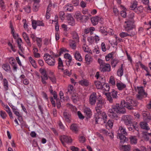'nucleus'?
I'll return each instance as SVG.
<instances>
[{
	"mask_svg": "<svg viewBox=\"0 0 151 151\" xmlns=\"http://www.w3.org/2000/svg\"><path fill=\"white\" fill-rule=\"evenodd\" d=\"M43 57L46 63L49 65L52 66L55 65V60L54 57L47 53H45V54Z\"/></svg>",
	"mask_w": 151,
	"mask_h": 151,
	"instance_id": "f257e3e1",
	"label": "nucleus"
},
{
	"mask_svg": "<svg viewBox=\"0 0 151 151\" xmlns=\"http://www.w3.org/2000/svg\"><path fill=\"white\" fill-rule=\"evenodd\" d=\"M124 27L126 30L128 32L130 31H135L133 29L135 27L134 20H128L125 22Z\"/></svg>",
	"mask_w": 151,
	"mask_h": 151,
	"instance_id": "f03ea898",
	"label": "nucleus"
},
{
	"mask_svg": "<svg viewBox=\"0 0 151 151\" xmlns=\"http://www.w3.org/2000/svg\"><path fill=\"white\" fill-rule=\"evenodd\" d=\"M98 61L100 64V68L101 71L109 72L111 71V66L109 64L105 63L101 59H99Z\"/></svg>",
	"mask_w": 151,
	"mask_h": 151,
	"instance_id": "7ed1b4c3",
	"label": "nucleus"
},
{
	"mask_svg": "<svg viewBox=\"0 0 151 151\" xmlns=\"http://www.w3.org/2000/svg\"><path fill=\"white\" fill-rule=\"evenodd\" d=\"M115 105L112 106L111 108L108 111L109 116L113 119H115L118 117L116 111Z\"/></svg>",
	"mask_w": 151,
	"mask_h": 151,
	"instance_id": "20e7f679",
	"label": "nucleus"
},
{
	"mask_svg": "<svg viewBox=\"0 0 151 151\" xmlns=\"http://www.w3.org/2000/svg\"><path fill=\"white\" fill-rule=\"evenodd\" d=\"M105 103V100L103 99H101L98 100L96 104V106L95 107L96 111L97 113L101 112V109L104 105Z\"/></svg>",
	"mask_w": 151,
	"mask_h": 151,
	"instance_id": "39448f33",
	"label": "nucleus"
},
{
	"mask_svg": "<svg viewBox=\"0 0 151 151\" xmlns=\"http://www.w3.org/2000/svg\"><path fill=\"white\" fill-rule=\"evenodd\" d=\"M103 19L101 17L95 16L91 18V21L93 25H96L99 22L101 23H103Z\"/></svg>",
	"mask_w": 151,
	"mask_h": 151,
	"instance_id": "423d86ee",
	"label": "nucleus"
},
{
	"mask_svg": "<svg viewBox=\"0 0 151 151\" xmlns=\"http://www.w3.org/2000/svg\"><path fill=\"white\" fill-rule=\"evenodd\" d=\"M116 111V113L119 114H124L126 112V109L124 106V105L122 106L121 104L119 105V104H116L115 105Z\"/></svg>",
	"mask_w": 151,
	"mask_h": 151,
	"instance_id": "0eeeda50",
	"label": "nucleus"
},
{
	"mask_svg": "<svg viewBox=\"0 0 151 151\" xmlns=\"http://www.w3.org/2000/svg\"><path fill=\"white\" fill-rule=\"evenodd\" d=\"M40 72L42 75L41 76V81L43 84L46 85L47 84V82L45 81L47 80L48 79L46 71L45 70L42 69L40 70Z\"/></svg>",
	"mask_w": 151,
	"mask_h": 151,
	"instance_id": "6e6552de",
	"label": "nucleus"
},
{
	"mask_svg": "<svg viewBox=\"0 0 151 151\" xmlns=\"http://www.w3.org/2000/svg\"><path fill=\"white\" fill-rule=\"evenodd\" d=\"M97 96L96 93L93 92L90 96L89 99L90 104L91 105L95 104L96 101Z\"/></svg>",
	"mask_w": 151,
	"mask_h": 151,
	"instance_id": "1a4fd4ad",
	"label": "nucleus"
},
{
	"mask_svg": "<svg viewBox=\"0 0 151 151\" xmlns=\"http://www.w3.org/2000/svg\"><path fill=\"white\" fill-rule=\"evenodd\" d=\"M128 32V33H127L125 32H122L119 34V36L122 38H124L128 36H133L136 34L135 31H132Z\"/></svg>",
	"mask_w": 151,
	"mask_h": 151,
	"instance_id": "9d476101",
	"label": "nucleus"
},
{
	"mask_svg": "<svg viewBox=\"0 0 151 151\" xmlns=\"http://www.w3.org/2000/svg\"><path fill=\"white\" fill-rule=\"evenodd\" d=\"M122 119L124 123L126 125H128L132 123V118L130 116H122Z\"/></svg>",
	"mask_w": 151,
	"mask_h": 151,
	"instance_id": "9b49d317",
	"label": "nucleus"
},
{
	"mask_svg": "<svg viewBox=\"0 0 151 151\" xmlns=\"http://www.w3.org/2000/svg\"><path fill=\"white\" fill-rule=\"evenodd\" d=\"M60 140L63 145L65 142L70 143L72 142V139L70 137L65 135L61 136Z\"/></svg>",
	"mask_w": 151,
	"mask_h": 151,
	"instance_id": "f8f14e48",
	"label": "nucleus"
},
{
	"mask_svg": "<svg viewBox=\"0 0 151 151\" xmlns=\"http://www.w3.org/2000/svg\"><path fill=\"white\" fill-rule=\"evenodd\" d=\"M138 94L137 97L139 99L142 98L144 95H146L147 94L145 92L143 87H137Z\"/></svg>",
	"mask_w": 151,
	"mask_h": 151,
	"instance_id": "ddd939ff",
	"label": "nucleus"
},
{
	"mask_svg": "<svg viewBox=\"0 0 151 151\" xmlns=\"http://www.w3.org/2000/svg\"><path fill=\"white\" fill-rule=\"evenodd\" d=\"M67 22L68 24L71 26H74L75 23V20L70 14H68L66 16Z\"/></svg>",
	"mask_w": 151,
	"mask_h": 151,
	"instance_id": "4468645a",
	"label": "nucleus"
},
{
	"mask_svg": "<svg viewBox=\"0 0 151 151\" xmlns=\"http://www.w3.org/2000/svg\"><path fill=\"white\" fill-rule=\"evenodd\" d=\"M64 58L66 59V63L68 65H72V58L71 56L69 54L67 53L64 54Z\"/></svg>",
	"mask_w": 151,
	"mask_h": 151,
	"instance_id": "2eb2a0df",
	"label": "nucleus"
},
{
	"mask_svg": "<svg viewBox=\"0 0 151 151\" xmlns=\"http://www.w3.org/2000/svg\"><path fill=\"white\" fill-rule=\"evenodd\" d=\"M127 102H126L124 100H122L121 101V104L122 106L124 104H135V101H133L130 97H128L126 98Z\"/></svg>",
	"mask_w": 151,
	"mask_h": 151,
	"instance_id": "dca6fc26",
	"label": "nucleus"
},
{
	"mask_svg": "<svg viewBox=\"0 0 151 151\" xmlns=\"http://www.w3.org/2000/svg\"><path fill=\"white\" fill-rule=\"evenodd\" d=\"M116 86L117 89L119 91L123 90L126 88V84L121 82H117Z\"/></svg>",
	"mask_w": 151,
	"mask_h": 151,
	"instance_id": "f3484780",
	"label": "nucleus"
},
{
	"mask_svg": "<svg viewBox=\"0 0 151 151\" xmlns=\"http://www.w3.org/2000/svg\"><path fill=\"white\" fill-rule=\"evenodd\" d=\"M74 17L76 19L77 21L81 22H82L83 16L82 15V14L80 12L77 11L76 12L74 16Z\"/></svg>",
	"mask_w": 151,
	"mask_h": 151,
	"instance_id": "a211bd4d",
	"label": "nucleus"
},
{
	"mask_svg": "<svg viewBox=\"0 0 151 151\" xmlns=\"http://www.w3.org/2000/svg\"><path fill=\"white\" fill-rule=\"evenodd\" d=\"M22 35V36L27 43V45L29 47H31L32 46V44L27 35L24 32H23Z\"/></svg>",
	"mask_w": 151,
	"mask_h": 151,
	"instance_id": "6ab92c4d",
	"label": "nucleus"
},
{
	"mask_svg": "<svg viewBox=\"0 0 151 151\" xmlns=\"http://www.w3.org/2000/svg\"><path fill=\"white\" fill-rule=\"evenodd\" d=\"M140 125L141 127L143 129L148 130L150 129L147 124L146 122H141L140 123Z\"/></svg>",
	"mask_w": 151,
	"mask_h": 151,
	"instance_id": "aec40b11",
	"label": "nucleus"
},
{
	"mask_svg": "<svg viewBox=\"0 0 151 151\" xmlns=\"http://www.w3.org/2000/svg\"><path fill=\"white\" fill-rule=\"evenodd\" d=\"M85 60L86 63L88 64H89L91 62H92L93 59L90 55L89 54H87L85 56Z\"/></svg>",
	"mask_w": 151,
	"mask_h": 151,
	"instance_id": "412c9836",
	"label": "nucleus"
},
{
	"mask_svg": "<svg viewBox=\"0 0 151 151\" xmlns=\"http://www.w3.org/2000/svg\"><path fill=\"white\" fill-rule=\"evenodd\" d=\"M63 115L65 121L68 122H70L71 120V116L68 112L64 111L63 113Z\"/></svg>",
	"mask_w": 151,
	"mask_h": 151,
	"instance_id": "4be33fe9",
	"label": "nucleus"
},
{
	"mask_svg": "<svg viewBox=\"0 0 151 151\" xmlns=\"http://www.w3.org/2000/svg\"><path fill=\"white\" fill-rule=\"evenodd\" d=\"M117 138H119L123 142H125L128 140V139L123 135V134L118 133L117 135Z\"/></svg>",
	"mask_w": 151,
	"mask_h": 151,
	"instance_id": "5701e85b",
	"label": "nucleus"
},
{
	"mask_svg": "<svg viewBox=\"0 0 151 151\" xmlns=\"http://www.w3.org/2000/svg\"><path fill=\"white\" fill-rule=\"evenodd\" d=\"M84 113L86 114L88 116L90 117L91 115V112L89 108L85 107L84 109Z\"/></svg>",
	"mask_w": 151,
	"mask_h": 151,
	"instance_id": "b1692460",
	"label": "nucleus"
},
{
	"mask_svg": "<svg viewBox=\"0 0 151 151\" xmlns=\"http://www.w3.org/2000/svg\"><path fill=\"white\" fill-rule=\"evenodd\" d=\"M75 58L76 60L79 61H81L82 60V58L79 52L78 51L75 52Z\"/></svg>",
	"mask_w": 151,
	"mask_h": 151,
	"instance_id": "393cba45",
	"label": "nucleus"
},
{
	"mask_svg": "<svg viewBox=\"0 0 151 151\" xmlns=\"http://www.w3.org/2000/svg\"><path fill=\"white\" fill-rule=\"evenodd\" d=\"M119 130L120 131V133L123 134L126 136L128 134L126 132V129L122 126H121L119 127Z\"/></svg>",
	"mask_w": 151,
	"mask_h": 151,
	"instance_id": "a878e982",
	"label": "nucleus"
},
{
	"mask_svg": "<svg viewBox=\"0 0 151 151\" xmlns=\"http://www.w3.org/2000/svg\"><path fill=\"white\" fill-rule=\"evenodd\" d=\"M28 59L32 66L35 68H36L37 66L35 61L31 57H29Z\"/></svg>",
	"mask_w": 151,
	"mask_h": 151,
	"instance_id": "bb28decb",
	"label": "nucleus"
},
{
	"mask_svg": "<svg viewBox=\"0 0 151 151\" xmlns=\"http://www.w3.org/2000/svg\"><path fill=\"white\" fill-rule=\"evenodd\" d=\"M143 7L142 6H139L137 7L134 10V12L137 14H139L143 12Z\"/></svg>",
	"mask_w": 151,
	"mask_h": 151,
	"instance_id": "cd10ccee",
	"label": "nucleus"
},
{
	"mask_svg": "<svg viewBox=\"0 0 151 151\" xmlns=\"http://www.w3.org/2000/svg\"><path fill=\"white\" fill-rule=\"evenodd\" d=\"M3 68L6 71L8 72L11 70V68L9 65L7 63L3 64L2 65Z\"/></svg>",
	"mask_w": 151,
	"mask_h": 151,
	"instance_id": "c85d7f7f",
	"label": "nucleus"
},
{
	"mask_svg": "<svg viewBox=\"0 0 151 151\" xmlns=\"http://www.w3.org/2000/svg\"><path fill=\"white\" fill-rule=\"evenodd\" d=\"M123 64H122L121 67L119 69L117 72V75L119 77L122 76L123 74Z\"/></svg>",
	"mask_w": 151,
	"mask_h": 151,
	"instance_id": "c756f323",
	"label": "nucleus"
},
{
	"mask_svg": "<svg viewBox=\"0 0 151 151\" xmlns=\"http://www.w3.org/2000/svg\"><path fill=\"white\" fill-rule=\"evenodd\" d=\"M63 61L61 58H58V68L59 69L63 70Z\"/></svg>",
	"mask_w": 151,
	"mask_h": 151,
	"instance_id": "7c9ffc66",
	"label": "nucleus"
},
{
	"mask_svg": "<svg viewBox=\"0 0 151 151\" xmlns=\"http://www.w3.org/2000/svg\"><path fill=\"white\" fill-rule=\"evenodd\" d=\"M69 45L70 47L73 49H75L76 47V43L75 41L70 40L69 42Z\"/></svg>",
	"mask_w": 151,
	"mask_h": 151,
	"instance_id": "2f4dec72",
	"label": "nucleus"
},
{
	"mask_svg": "<svg viewBox=\"0 0 151 151\" xmlns=\"http://www.w3.org/2000/svg\"><path fill=\"white\" fill-rule=\"evenodd\" d=\"M17 42L19 49L21 51L23 52V47L21 46L22 44V42L21 39L20 38L18 39L17 40Z\"/></svg>",
	"mask_w": 151,
	"mask_h": 151,
	"instance_id": "473e14b6",
	"label": "nucleus"
},
{
	"mask_svg": "<svg viewBox=\"0 0 151 151\" xmlns=\"http://www.w3.org/2000/svg\"><path fill=\"white\" fill-rule=\"evenodd\" d=\"M130 143L132 144H135L137 143V139L136 137L131 136L129 137Z\"/></svg>",
	"mask_w": 151,
	"mask_h": 151,
	"instance_id": "72a5a7b5",
	"label": "nucleus"
},
{
	"mask_svg": "<svg viewBox=\"0 0 151 151\" xmlns=\"http://www.w3.org/2000/svg\"><path fill=\"white\" fill-rule=\"evenodd\" d=\"M136 105L135 104H124V107H126L127 109L129 110H132L133 109V106H135Z\"/></svg>",
	"mask_w": 151,
	"mask_h": 151,
	"instance_id": "f704fd0d",
	"label": "nucleus"
},
{
	"mask_svg": "<svg viewBox=\"0 0 151 151\" xmlns=\"http://www.w3.org/2000/svg\"><path fill=\"white\" fill-rule=\"evenodd\" d=\"M83 51L91 53L92 54L91 50L88 47V46L85 44H84L83 46Z\"/></svg>",
	"mask_w": 151,
	"mask_h": 151,
	"instance_id": "c9c22d12",
	"label": "nucleus"
},
{
	"mask_svg": "<svg viewBox=\"0 0 151 151\" xmlns=\"http://www.w3.org/2000/svg\"><path fill=\"white\" fill-rule=\"evenodd\" d=\"M131 149V146L129 145H122L121 147V149L123 151H130Z\"/></svg>",
	"mask_w": 151,
	"mask_h": 151,
	"instance_id": "e433bc0d",
	"label": "nucleus"
},
{
	"mask_svg": "<svg viewBox=\"0 0 151 151\" xmlns=\"http://www.w3.org/2000/svg\"><path fill=\"white\" fill-rule=\"evenodd\" d=\"M79 84L82 86H87L89 85V82L86 80L83 79L80 81L79 82Z\"/></svg>",
	"mask_w": 151,
	"mask_h": 151,
	"instance_id": "4c0bfd02",
	"label": "nucleus"
},
{
	"mask_svg": "<svg viewBox=\"0 0 151 151\" xmlns=\"http://www.w3.org/2000/svg\"><path fill=\"white\" fill-rule=\"evenodd\" d=\"M72 99L74 102H76L79 99V97L77 93H74L72 94Z\"/></svg>",
	"mask_w": 151,
	"mask_h": 151,
	"instance_id": "58836bf2",
	"label": "nucleus"
},
{
	"mask_svg": "<svg viewBox=\"0 0 151 151\" xmlns=\"http://www.w3.org/2000/svg\"><path fill=\"white\" fill-rule=\"evenodd\" d=\"M113 124V121L112 120H109L106 124V127L107 129H109L112 127Z\"/></svg>",
	"mask_w": 151,
	"mask_h": 151,
	"instance_id": "ea45409f",
	"label": "nucleus"
},
{
	"mask_svg": "<svg viewBox=\"0 0 151 151\" xmlns=\"http://www.w3.org/2000/svg\"><path fill=\"white\" fill-rule=\"evenodd\" d=\"M73 38L76 39L77 42H79V37L78 34L75 32H73L72 33Z\"/></svg>",
	"mask_w": 151,
	"mask_h": 151,
	"instance_id": "a19ab883",
	"label": "nucleus"
},
{
	"mask_svg": "<svg viewBox=\"0 0 151 151\" xmlns=\"http://www.w3.org/2000/svg\"><path fill=\"white\" fill-rule=\"evenodd\" d=\"M137 2L136 1H134L132 4L130 6V8L131 9L134 10L135 9L137 8Z\"/></svg>",
	"mask_w": 151,
	"mask_h": 151,
	"instance_id": "79ce46f5",
	"label": "nucleus"
},
{
	"mask_svg": "<svg viewBox=\"0 0 151 151\" xmlns=\"http://www.w3.org/2000/svg\"><path fill=\"white\" fill-rule=\"evenodd\" d=\"M70 129L74 132H76L78 131V127L75 124H72L70 126Z\"/></svg>",
	"mask_w": 151,
	"mask_h": 151,
	"instance_id": "37998d69",
	"label": "nucleus"
},
{
	"mask_svg": "<svg viewBox=\"0 0 151 151\" xmlns=\"http://www.w3.org/2000/svg\"><path fill=\"white\" fill-rule=\"evenodd\" d=\"M109 83L112 86H115L116 84L115 81L114 77L111 76L110 78L109 81Z\"/></svg>",
	"mask_w": 151,
	"mask_h": 151,
	"instance_id": "c03bdc74",
	"label": "nucleus"
},
{
	"mask_svg": "<svg viewBox=\"0 0 151 151\" xmlns=\"http://www.w3.org/2000/svg\"><path fill=\"white\" fill-rule=\"evenodd\" d=\"M95 84L96 88L98 89H101L103 87L101 83L99 81H95Z\"/></svg>",
	"mask_w": 151,
	"mask_h": 151,
	"instance_id": "a18cd8bd",
	"label": "nucleus"
},
{
	"mask_svg": "<svg viewBox=\"0 0 151 151\" xmlns=\"http://www.w3.org/2000/svg\"><path fill=\"white\" fill-rule=\"evenodd\" d=\"M10 28H11V33L12 34L14 37V38H17V35H16V34H15L14 29V28L13 26L12 25V24L11 23L10 24Z\"/></svg>",
	"mask_w": 151,
	"mask_h": 151,
	"instance_id": "49530a36",
	"label": "nucleus"
},
{
	"mask_svg": "<svg viewBox=\"0 0 151 151\" xmlns=\"http://www.w3.org/2000/svg\"><path fill=\"white\" fill-rule=\"evenodd\" d=\"M73 87L71 85H69L68 87V91L67 93L69 94H71L73 92Z\"/></svg>",
	"mask_w": 151,
	"mask_h": 151,
	"instance_id": "de8ad7c7",
	"label": "nucleus"
},
{
	"mask_svg": "<svg viewBox=\"0 0 151 151\" xmlns=\"http://www.w3.org/2000/svg\"><path fill=\"white\" fill-rule=\"evenodd\" d=\"M118 62L119 61L117 59H114L112 60L111 63V64L112 67H115Z\"/></svg>",
	"mask_w": 151,
	"mask_h": 151,
	"instance_id": "09e8293b",
	"label": "nucleus"
},
{
	"mask_svg": "<svg viewBox=\"0 0 151 151\" xmlns=\"http://www.w3.org/2000/svg\"><path fill=\"white\" fill-rule=\"evenodd\" d=\"M39 4L37 3H34L33 6V10L34 11L37 12L38 10L39 7Z\"/></svg>",
	"mask_w": 151,
	"mask_h": 151,
	"instance_id": "8fccbe9b",
	"label": "nucleus"
},
{
	"mask_svg": "<svg viewBox=\"0 0 151 151\" xmlns=\"http://www.w3.org/2000/svg\"><path fill=\"white\" fill-rule=\"evenodd\" d=\"M37 45L39 48L42 46V39L40 38H37L36 39Z\"/></svg>",
	"mask_w": 151,
	"mask_h": 151,
	"instance_id": "3c124183",
	"label": "nucleus"
},
{
	"mask_svg": "<svg viewBox=\"0 0 151 151\" xmlns=\"http://www.w3.org/2000/svg\"><path fill=\"white\" fill-rule=\"evenodd\" d=\"M113 98H116L117 96V92L116 91L113 90L111 93L110 95Z\"/></svg>",
	"mask_w": 151,
	"mask_h": 151,
	"instance_id": "603ef678",
	"label": "nucleus"
},
{
	"mask_svg": "<svg viewBox=\"0 0 151 151\" xmlns=\"http://www.w3.org/2000/svg\"><path fill=\"white\" fill-rule=\"evenodd\" d=\"M0 116L2 119H4L6 118L7 115L5 111L1 110L0 111Z\"/></svg>",
	"mask_w": 151,
	"mask_h": 151,
	"instance_id": "864d4df0",
	"label": "nucleus"
},
{
	"mask_svg": "<svg viewBox=\"0 0 151 151\" xmlns=\"http://www.w3.org/2000/svg\"><path fill=\"white\" fill-rule=\"evenodd\" d=\"M3 81L4 86L6 90H7L8 87V81L6 79H4Z\"/></svg>",
	"mask_w": 151,
	"mask_h": 151,
	"instance_id": "5fc2aeb1",
	"label": "nucleus"
},
{
	"mask_svg": "<svg viewBox=\"0 0 151 151\" xmlns=\"http://www.w3.org/2000/svg\"><path fill=\"white\" fill-rule=\"evenodd\" d=\"M9 63L11 65L16 63L14 58L13 57H11L9 58Z\"/></svg>",
	"mask_w": 151,
	"mask_h": 151,
	"instance_id": "6e6d98bb",
	"label": "nucleus"
},
{
	"mask_svg": "<svg viewBox=\"0 0 151 151\" xmlns=\"http://www.w3.org/2000/svg\"><path fill=\"white\" fill-rule=\"evenodd\" d=\"M0 7L3 10L5 9V6L4 1L2 0H0Z\"/></svg>",
	"mask_w": 151,
	"mask_h": 151,
	"instance_id": "4d7b16f0",
	"label": "nucleus"
},
{
	"mask_svg": "<svg viewBox=\"0 0 151 151\" xmlns=\"http://www.w3.org/2000/svg\"><path fill=\"white\" fill-rule=\"evenodd\" d=\"M14 113L17 116H18V119L19 120H20V119H22V116L17 110L14 111Z\"/></svg>",
	"mask_w": 151,
	"mask_h": 151,
	"instance_id": "13d9d810",
	"label": "nucleus"
},
{
	"mask_svg": "<svg viewBox=\"0 0 151 151\" xmlns=\"http://www.w3.org/2000/svg\"><path fill=\"white\" fill-rule=\"evenodd\" d=\"M59 16L60 17L61 19L63 20L65 17V13L63 11H61L59 13Z\"/></svg>",
	"mask_w": 151,
	"mask_h": 151,
	"instance_id": "bf43d9fd",
	"label": "nucleus"
},
{
	"mask_svg": "<svg viewBox=\"0 0 151 151\" xmlns=\"http://www.w3.org/2000/svg\"><path fill=\"white\" fill-rule=\"evenodd\" d=\"M59 95L61 101L62 102L64 101V98L63 96V93L62 91H60Z\"/></svg>",
	"mask_w": 151,
	"mask_h": 151,
	"instance_id": "052dcab7",
	"label": "nucleus"
},
{
	"mask_svg": "<svg viewBox=\"0 0 151 151\" xmlns=\"http://www.w3.org/2000/svg\"><path fill=\"white\" fill-rule=\"evenodd\" d=\"M113 53H111L107 55L106 56V61H109L110 59L112 58L113 56Z\"/></svg>",
	"mask_w": 151,
	"mask_h": 151,
	"instance_id": "680f3d73",
	"label": "nucleus"
},
{
	"mask_svg": "<svg viewBox=\"0 0 151 151\" xmlns=\"http://www.w3.org/2000/svg\"><path fill=\"white\" fill-rule=\"evenodd\" d=\"M44 44L45 45H47L49 44V43H51L50 40L47 38H45L43 40Z\"/></svg>",
	"mask_w": 151,
	"mask_h": 151,
	"instance_id": "e2e57ef3",
	"label": "nucleus"
},
{
	"mask_svg": "<svg viewBox=\"0 0 151 151\" xmlns=\"http://www.w3.org/2000/svg\"><path fill=\"white\" fill-rule=\"evenodd\" d=\"M79 139L80 142L82 143L86 141V138L83 136H81L80 137H79Z\"/></svg>",
	"mask_w": 151,
	"mask_h": 151,
	"instance_id": "0e129e2a",
	"label": "nucleus"
},
{
	"mask_svg": "<svg viewBox=\"0 0 151 151\" xmlns=\"http://www.w3.org/2000/svg\"><path fill=\"white\" fill-rule=\"evenodd\" d=\"M32 25L33 28L34 29H36L37 26V21L35 20H32Z\"/></svg>",
	"mask_w": 151,
	"mask_h": 151,
	"instance_id": "69168bd1",
	"label": "nucleus"
},
{
	"mask_svg": "<svg viewBox=\"0 0 151 151\" xmlns=\"http://www.w3.org/2000/svg\"><path fill=\"white\" fill-rule=\"evenodd\" d=\"M101 49L103 52H105L106 50V45L104 42H102L101 44Z\"/></svg>",
	"mask_w": 151,
	"mask_h": 151,
	"instance_id": "338daca9",
	"label": "nucleus"
},
{
	"mask_svg": "<svg viewBox=\"0 0 151 151\" xmlns=\"http://www.w3.org/2000/svg\"><path fill=\"white\" fill-rule=\"evenodd\" d=\"M70 149L72 151H79V149L78 148L75 147L74 146L70 147Z\"/></svg>",
	"mask_w": 151,
	"mask_h": 151,
	"instance_id": "774afa93",
	"label": "nucleus"
}]
</instances>
